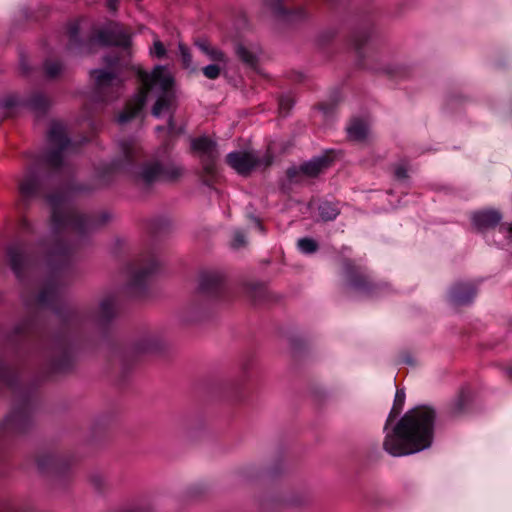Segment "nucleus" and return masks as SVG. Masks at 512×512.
Returning a JSON list of instances; mask_svg holds the SVG:
<instances>
[{
	"label": "nucleus",
	"instance_id": "nucleus-1",
	"mask_svg": "<svg viewBox=\"0 0 512 512\" xmlns=\"http://www.w3.org/2000/svg\"><path fill=\"white\" fill-rule=\"evenodd\" d=\"M436 411L426 405L408 410L386 434L383 449L393 457L407 456L429 448L433 441Z\"/></svg>",
	"mask_w": 512,
	"mask_h": 512
},
{
	"label": "nucleus",
	"instance_id": "nucleus-2",
	"mask_svg": "<svg viewBox=\"0 0 512 512\" xmlns=\"http://www.w3.org/2000/svg\"><path fill=\"white\" fill-rule=\"evenodd\" d=\"M137 77L141 82V87L136 95L126 103L124 110L119 114L117 121L120 124L130 121L142 110L148 93L153 89H157L159 92V96L152 108L154 116H160L164 110L171 106L174 100L173 86L175 80L166 67L157 65L151 73L138 68Z\"/></svg>",
	"mask_w": 512,
	"mask_h": 512
},
{
	"label": "nucleus",
	"instance_id": "nucleus-3",
	"mask_svg": "<svg viewBox=\"0 0 512 512\" xmlns=\"http://www.w3.org/2000/svg\"><path fill=\"white\" fill-rule=\"evenodd\" d=\"M52 208V228L55 233L73 231L82 233L94 226V221L79 214L69 203L66 193L59 192L47 197Z\"/></svg>",
	"mask_w": 512,
	"mask_h": 512
},
{
	"label": "nucleus",
	"instance_id": "nucleus-4",
	"mask_svg": "<svg viewBox=\"0 0 512 512\" xmlns=\"http://www.w3.org/2000/svg\"><path fill=\"white\" fill-rule=\"evenodd\" d=\"M105 63L110 71L96 69L91 71L95 80V90L101 101L114 100L119 96L123 79L120 77L119 59L115 55L105 57Z\"/></svg>",
	"mask_w": 512,
	"mask_h": 512
},
{
	"label": "nucleus",
	"instance_id": "nucleus-5",
	"mask_svg": "<svg viewBox=\"0 0 512 512\" xmlns=\"http://www.w3.org/2000/svg\"><path fill=\"white\" fill-rule=\"evenodd\" d=\"M47 139L50 150L45 157V162L51 168H59L64 157L76 151V146L67 137L64 124L59 121L51 123Z\"/></svg>",
	"mask_w": 512,
	"mask_h": 512
},
{
	"label": "nucleus",
	"instance_id": "nucleus-6",
	"mask_svg": "<svg viewBox=\"0 0 512 512\" xmlns=\"http://www.w3.org/2000/svg\"><path fill=\"white\" fill-rule=\"evenodd\" d=\"M273 158L270 153L260 157L253 151H237L229 153L226 157L227 164L237 173L247 176L257 168H267L272 164Z\"/></svg>",
	"mask_w": 512,
	"mask_h": 512
},
{
	"label": "nucleus",
	"instance_id": "nucleus-7",
	"mask_svg": "<svg viewBox=\"0 0 512 512\" xmlns=\"http://www.w3.org/2000/svg\"><path fill=\"white\" fill-rule=\"evenodd\" d=\"M183 175V168L171 163L149 161L143 164L138 180L144 185L157 181H174Z\"/></svg>",
	"mask_w": 512,
	"mask_h": 512
},
{
	"label": "nucleus",
	"instance_id": "nucleus-8",
	"mask_svg": "<svg viewBox=\"0 0 512 512\" xmlns=\"http://www.w3.org/2000/svg\"><path fill=\"white\" fill-rule=\"evenodd\" d=\"M335 159L333 151H327L324 154L311 159L302 164L299 168L292 167L286 172L291 181H298V176L303 174L309 178H315L329 168Z\"/></svg>",
	"mask_w": 512,
	"mask_h": 512
},
{
	"label": "nucleus",
	"instance_id": "nucleus-9",
	"mask_svg": "<svg viewBox=\"0 0 512 512\" xmlns=\"http://www.w3.org/2000/svg\"><path fill=\"white\" fill-rule=\"evenodd\" d=\"M98 40L105 45H114L125 50L127 56H131V33L119 23L112 22L105 29L98 32Z\"/></svg>",
	"mask_w": 512,
	"mask_h": 512
},
{
	"label": "nucleus",
	"instance_id": "nucleus-10",
	"mask_svg": "<svg viewBox=\"0 0 512 512\" xmlns=\"http://www.w3.org/2000/svg\"><path fill=\"white\" fill-rule=\"evenodd\" d=\"M343 270L348 279V286L351 289L362 293H370L375 288V284L369 275L352 260L345 259L343 261Z\"/></svg>",
	"mask_w": 512,
	"mask_h": 512
},
{
	"label": "nucleus",
	"instance_id": "nucleus-11",
	"mask_svg": "<svg viewBox=\"0 0 512 512\" xmlns=\"http://www.w3.org/2000/svg\"><path fill=\"white\" fill-rule=\"evenodd\" d=\"M30 419V413L26 408L15 410L0 424V434L21 433L28 427Z\"/></svg>",
	"mask_w": 512,
	"mask_h": 512
},
{
	"label": "nucleus",
	"instance_id": "nucleus-12",
	"mask_svg": "<svg viewBox=\"0 0 512 512\" xmlns=\"http://www.w3.org/2000/svg\"><path fill=\"white\" fill-rule=\"evenodd\" d=\"M7 256L11 269L18 279H22L25 273L29 272L32 266L31 258L25 253L22 246L15 244L7 249Z\"/></svg>",
	"mask_w": 512,
	"mask_h": 512
},
{
	"label": "nucleus",
	"instance_id": "nucleus-13",
	"mask_svg": "<svg viewBox=\"0 0 512 512\" xmlns=\"http://www.w3.org/2000/svg\"><path fill=\"white\" fill-rule=\"evenodd\" d=\"M60 291L58 286L53 283H47L41 292L33 299L28 301L29 305H37L39 307L53 306L59 299Z\"/></svg>",
	"mask_w": 512,
	"mask_h": 512
},
{
	"label": "nucleus",
	"instance_id": "nucleus-14",
	"mask_svg": "<svg viewBox=\"0 0 512 512\" xmlns=\"http://www.w3.org/2000/svg\"><path fill=\"white\" fill-rule=\"evenodd\" d=\"M501 221V215L494 210L480 211L473 214V225L480 231L494 228Z\"/></svg>",
	"mask_w": 512,
	"mask_h": 512
},
{
	"label": "nucleus",
	"instance_id": "nucleus-15",
	"mask_svg": "<svg viewBox=\"0 0 512 512\" xmlns=\"http://www.w3.org/2000/svg\"><path fill=\"white\" fill-rule=\"evenodd\" d=\"M260 52V48L254 45L248 46L244 43H237L235 46V54L238 59L251 68L257 66Z\"/></svg>",
	"mask_w": 512,
	"mask_h": 512
},
{
	"label": "nucleus",
	"instance_id": "nucleus-16",
	"mask_svg": "<svg viewBox=\"0 0 512 512\" xmlns=\"http://www.w3.org/2000/svg\"><path fill=\"white\" fill-rule=\"evenodd\" d=\"M195 45L198 49L208 57L214 63L222 64L223 67H226L228 63L227 55L218 47L212 45L207 40H198L195 42Z\"/></svg>",
	"mask_w": 512,
	"mask_h": 512
},
{
	"label": "nucleus",
	"instance_id": "nucleus-17",
	"mask_svg": "<svg viewBox=\"0 0 512 512\" xmlns=\"http://www.w3.org/2000/svg\"><path fill=\"white\" fill-rule=\"evenodd\" d=\"M192 149L200 153L201 159L218 157L217 145L208 137H199L192 140Z\"/></svg>",
	"mask_w": 512,
	"mask_h": 512
},
{
	"label": "nucleus",
	"instance_id": "nucleus-18",
	"mask_svg": "<svg viewBox=\"0 0 512 512\" xmlns=\"http://www.w3.org/2000/svg\"><path fill=\"white\" fill-rule=\"evenodd\" d=\"M223 277L217 272H205L200 276L199 288L204 293H216L221 288Z\"/></svg>",
	"mask_w": 512,
	"mask_h": 512
},
{
	"label": "nucleus",
	"instance_id": "nucleus-19",
	"mask_svg": "<svg viewBox=\"0 0 512 512\" xmlns=\"http://www.w3.org/2000/svg\"><path fill=\"white\" fill-rule=\"evenodd\" d=\"M475 294V288L467 283L457 284L452 290V298L457 305L469 303Z\"/></svg>",
	"mask_w": 512,
	"mask_h": 512
},
{
	"label": "nucleus",
	"instance_id": "nucleus-20",
	"mask_svg": "<svg viewBox=\"0 0 512 512\" xmlns=\"http://www.w3.org/2000/svg\"><path fill=\"white\" fill-rule=\"evenodd\" d=\"M156 269L157 263L154 259L149 260L145 264H141L140 267H138L137 269H133L131 272L132 284H141L149 275L153 274L156 271Z\"/></svg>",
	"mask_w": 512,
	"mask_h": 512
},
{
	"label": "nucleus",
	"instance_id": "nucleus-21",
	"mask_svg": "<svg viewBox=\"0 0 512 512\" xmlns=\"http://www.w3.org/2000/svg\"><path fill=\"white\" fill-rule=\"evenodd\" d=\"M348 137L354 141H363L368 134V125L362 120L355 119L347 128Z\"/></svg>",
	"mask_w": 512,
	"mask_h": 512
},
{
	"label": "nucleus",
	"instance_id": "nucleus-22",
	"mask_svg": "<svg viewBox=\"0 0 512 512\" xmlns=\"http://www.w3.org/2000/svg\"><path fill=\"white\" fill-rule=\"evenodd\" d=\"M470 404L469 395L462 392L457 398L450 404L448 408V413L451 417H458L466 412L468 406Z\"/></svg>",
	"mask_w": 512,
	"mask_h": 512
},
{
	"label": "nucleus",
	"instance_id": "nucleus-23",
	"mask_svg": "<svg viewBox=\"0 0 512 512\" xmlns=\"http://www.w3.org/2000/svg\"><path fill=\"white\" fill-rule=\"evenodd\" d=\"M116 313V301L114 297H107L100 303V314L103 319H109Z\"/></svg>",
	"mask_w": 512,
	"mask_h": 512
},
{
	"label": "nucleus",
	"instance_id": "nucleus-24",
	"mask_svg": "<svg viewBox=\"0 0 512 512\" xmlns=\"http://www.w3.org/2000/svg\"><path fill=\"white\" fill-rule=\"evenodd\" d=\"M338 214L337 207L332 203L324 202L319 206V215L324 221L334 220Z\"/></svg>",
	"mask_w": 512,
	"mask_h": 512
},
{
	"label": "nucleus",
	"instance_id": "nucleus-25",
	"mask_svg": "<svg viewBox=\"0 0 512 512\" xmlns=\"http://www.w3.org/2000/svg\"><path fill=\"white\" fill-rule=\"evenodd\" d=\"M218 157L201 159L205 181L213 179L216 175V161Z\"/></svg>",
	"mask_w": 512,
	"mask_h": 512
},
{
	"label": "nucleus",
	"instance_id": "nucleus-26",
	"mask_svg": "<svg viewBox=\"0 0 512 512\" xmlns=\"http://www.w3.org/2000/svg\"><path fill=\"white\" fill-rule=\"evenodd\" d=\"M178 48L183 68L194 71L195 68L193 67V58L190 49L183 43H179Z\"/></svg>",
	"mask_w": 512,
	"mask_h": 512
},
{
	"label": "nucleus",
	"instance_id": "nucleus-27",
	"mask_svg": "<svg viewBox=\"0 0 512 512\" xmlns=\"http://www.w3.org/2000/svg\"><path fill=\"white\" fill-rule=\"evenodd\" d=\"M121 149L127 161H133L139 152V147L135 141H124L121 143Z\"/></svg>",
	"mask_w": 512,
	"mask_h": 512
},
{
	"label": "nucleus",
	"instance_id": "nucleus-28",
	"mask_svg": "<svg viewBox=\"0 0 512 512\" xmlns=\"http://www.w3.org/2000/svg\"><path fill=\"white\" fill-rule=\"evenodd\" d=\"M16 381V374L7 366L0 363V382L12 388Z\"/></svg>",
	"mask_w": 512,
	"mask_h": 512
},
{
	"label": "nucleus",
	"instance_id": "nucleus-29",
	"mask_svg": "<svg viewBox=\"0 0 512 512\" xmlns=\"http://www.w3.org/2000/svg\"><path fill=\"white\" fill-rule=\"evenodd\" d=\"M37 188H38L37 181L30 177L24 179L19 185L20 192L24 196H31V195L35 194L37 191Z\"/></svg>",
	"mask_w": 512,
	"mask_h": 512
},
{
	"label": "nucleus",
	"instance_id": "nucleus-30",
	"mask_svg": "<svg viewBox=\"0 0 512 512\" xmlns=\"http://www.w3.org/2000/svg\"><path fill=\"white\" fill-rule=\"evenodd\" d=\"M29 105L31 108L37 111H45L47 107L49 106V101L46 96L42 94L34 95L30 101Z\"/></svg>",
	"mask_w": 512,
	"mask_h": 512
},
{
	"label": "nucleus",
	"instance_id": "nucleus-31",
	"mask_svg": "<svg viewBox=\"0 0 512 512\" xmlns=\"http://www.w3.org/2000/svg\"><path fill=\"white\" fill-rule=\"evenodd\" d=\"M222 67L219 63L209 64L202 68V73L206 78L215 80L220 76Z\"/></svg>",
	"mask_w": 512,
	"mask_h": 512
},
{
	"label": "nucleus",
	"instance_id": "nucleus-32",
	"mask_svg": "<svg viewBox=\"0 0 512 512\" xmlns=\"http://www.w3.org/2000/svg\"><path fill=\"white\" fill-rule=\"evenodd\" d=\"M298 247L303 253L311 254L317 251L318 244L315 240L305 237L298 240Z\"/></svg>",
	"mask_w": 512,
	"mask_h": 512
},
{
	"label": "nucleus",
	"instance_id": "nucleus-33",
	"mask_svg": "<svg viewBox=\"0 0 512 512\" xmlns=\"http://www.w3.org/2000/svg\"><path fill=\"white\" fill-rule=\"evenodd\" d=\"M283 0H264V5L277 16H286L288 12L282 6Z\"/></svg>",
	"mask_w": 512,
	"mask_h": 512
},
{
	"label": "nucleus",
	"instance_id": "nucleus-34",
	"mask_svg": "<svg viewBox=\"0 0 512 512\" xmlns=\"http://www.w3.org/2000/svg\"><path fill=\"white\" fill-rule=\"evenodd\" d=\"M44 68H45L46 75L50 78H55L58 75H60V73L62 72V69H63L61 63L58 61H47L45 63Z\"/></svg>",
	"mask_w": 512,
	"mask_h": 512
},
{
	"label": "nucleus",
	"instance_id": "nucleus-35",
	"mask_svg": "<svg viewBox=\"0 0 512 512\" xmlns=\"http://www.w3.org/2000/svg\"><path fill=\"white\" fill-rule=\"evenodd\" d=\"M150 54L158 59H162L166 56L167 50L159 39L154 40L153 46L150 49Z\"/></svg>",
	"mask_w": 512,
	"mask_h": 512
},
{
	"label": "nucleus",
	"instance_id": "nucleus-36",
	"mask_svg": "<svg viewBox=\"0 0 512 512\" xmlns=\"http://www.w3.org/2000/svg\"><path fill=\"white\" fill-rule=\"evenodd\" d=\"M408 163L400 162L396 164L393 168L394 176L398 180H405L408 178Z\"/></svg>",
	"mask_w": 512,
	"mask_h": 512
},
{
	"label": "nucleus",
	"instance_id": "nucleus-37",
	"mask_svg": "<svg viewBox=\"0 0 512 512\" xmlns=\"http://www.w3.org/2000/svg\"><path fill=\"white\" fill-rule=\"evenodd\" d=\"M294 102L293 99L289 96H282L279 99V110L282 114H287L292 108Z\"/></svg>",
	"mask_w": 512,
	"mask_h": 512
},
{
	"label": "nucleus",
	"instance_id": "nucleus-38",
	"mask_svg": "<svg viewBox=\"0 0 512 512\" xmlns=\"http://www.w3.org/2000/svg\"><path fill=\"white\" fill-rule=\"evenodd\" d=\"M68 34L71 43H76L78 41L79 27L78 24L73 23L68 27Z\"/></svg>",
	"mask_w": 512,
	"mask_h": 512
},
{
	"label": "nucleus",
	"instance_id": "nucleus-39",
	"mask_svg": "<svg viewBox=\"0 0 512 512\" xmlns=\"http://www.w3.org/2000/svg\"><path fill=\"white\" fill-rule=\"evenodd\" d=\"M245 244V237L241 232H237L234 235L232 246L234 248H239Z\"/></svg>",
	"mask_w": 512,
	"mask_h": 512
},
{
	"label": "nucleus",
	"instance_id": "nucleus-40",
	"mask_svg": "<svg viewBox=\"0 0 512 512\" xmlns=\"http://www.w3.org/2000/svg\"><path fill=\"white\" fill-rule=\"evenodd\" d=\"M52 256L58 257L62 261L64 259V257L66 256V252L62 248H57L53 251Z\"/></svg>",
	"mask_w": 512,
	"mask_h": 512
},
{
	"label": "nucleus",
	"instance_id": "nucleus-41",
	"mask_svg": "<svg viewBox=\"0 0 512 512\" xmlns=\"http://www.w3.org/2000/svg\"><path fill=\"white\" fill-rule=\"evenodd\" d=\"M107 7L111 11H116L118 7V0H107Z\"/></svg>",
	"mask_w": 512,
	"mask_h": 512
},
{
	"label": "nucleus",
	"instance_id": "nucleus-42",
	"mask_svg": "<svg viewBox=\"0 0 512 512\" xmlns=\"http://www.w3.org/2000/svg\"><path fill=\"white\" fill-rule=\"evenodd\" d=\"M500 230L505 231V232L509 233L510 235H512V223L501 225Z\"/></svg>",
	"mask_w": 512,
	"mask_h": 512
},
{
	"label": "nucleus",
	"instance_id": "nucleus-43",
	"mask_svg": "<svg viewBox=\"0 0 512 512\" xmlns=\"http://www.w3.org/2000/svg\"><path fill=\"white\" fill-rule=\"evenodd\" d=\"M404 395L400 391H397L396 398H395V404L399 403L400 405L403 403Z\"/></svg>",
	"mask_w": 512,
	"mask_h": 512
},
{
	"label": "nucleus",
	"instance_id": "nucleus-44",
	"mask_svg": "<svg viewBox=\"0 0 512 512\" xmlns=\"http://www.w3.org/2000/svg\"><path fill=\"white\" fill-rule=\"evenodd\" d=\"M303 16V9H299L297 10L296 12L293 13V15L291 16L292 18H300Z\"/></svg>",
	"mask_w": 512,
	"mask_h": 512
},
{
	"label": "nucleus",
	"instance_id": "nucleus-45",
	"mask_svg": "<svg viewBox=\"0 0 512 512\" xmlns=\"http://www.w3.org/2000/svg\"><path fill=\"white\" fill-rule=\"evenodd\" d=\"M506 374L510 379H512V366L506 369Z\"/></svg>",
	"mask_w": 512,
	"mask_h": 512
},
{
	"label": "nucleus",
	"instance_id": "nucleus-46",
	"mask_svg": "<svg viewBox=\"0 0 512 512\" xmlns=\"http://www.w3.org/2000/svg\"><path fill=\"white\" fill-rule=\"evenodd\" d=\"M257 227L261 232H264V227L259 220H256Z\"/></svg>",
	"mask_w": 512,
	"mask_h": 512
},
{
	"label": "nucleus",
	"instance_id": "nucleus-47",
	"mask_svg": "<svg viewBox=\"0 0 512 512\" xmlns=\"http://www.w3.org/2000/svg\"><path fill=\"white\" fill-rule=\"evenodd\" d=\"M5 105H6V107H11L14 105V102L12 100H7Z\"/></svg>",
	"mask_w": 512,
	"mask_h": 512
},
{
	"label": "nucleus",
	"instance_id": "nucleus-48",
	"mask_svg": "<svg viewBox=\"0 0 512 512\" xmlns=\"http://www.w3.org/2000/svg\"><path fill=\"white\" fill-rule=\"evenodd\" d=\"M22 226H23V227H28V223H27V221H26V220H23V221H22Z\"/></svg>",
	"mask_w": 512,
	"mask_h": 512
}]
</instances>
